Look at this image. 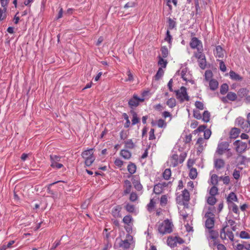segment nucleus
<instances>
[{"label": "nucleus", "instance_id": "33", "mask_svg": "<svg viewBox=\"0 0 250 250\" xmlns=\"http://www.w3.org/2000/svg\"><path fill=\"white\" fill-rule=\"evenodd\" d=\"M189 176L191 179H195L197 176V169L196 168H189Z\"/></svg>", "mask_w": 250, "mask_h": 250}, {"label": "nucleus", "instance_id": "62", "mask_svg": "<svg viewBox=\"0 0 250 250\" xmlns=\"http://www.w3.org/2000/svg\"><path fill=\"white\" fill-rule=\"evenodd\" d=\"M205 217L206 219H215V215L213 212L210 211H207L205 215Z\"/></svg>", "mask_w": 250, "mask_h": 250}, {"label": "nucleus", "instance_id": "17", "mask_svg": "<svg viewBox=\"0 0 250 250\" xmlns=\"http://www.w3.org/2000/svg\"><path fill=\"white\" fill-rule=\"evenodd\" d=\"M237 122L238 125L245 131H247L249 128V124L248 121H245V120L241 118H237Z\"/></svg>", "mask_w": 250, "mask_h": 250}, {"label": "nucleus", "instance_id": "38", "mask_svg": "<svg viewBox=\"0 0 250 250\" xmlns=\"http://www.w3.org/2000/svg\"><path fill=\"white\" fill-rule=\"evenodd\" d=\"M228 207L231 209L233 212L237 215H239V211L238 206L235 203L228 205Z\"/></svg>", "mask_w": 250, "mask_h": 250}, {"label": "nucleus", "instance_id": "63", "mask_svg": "<svg viewBox=\"0 0 250 250\" xmlns=\"http://www.w3.org/2000/svg\"><path fill=\"white\" fill-rule=\"evenodd\" d=\"M167 125L165 121L163 119H159L157 121V125L159 127L162 128L163 127L166 126Z\"/></svg>", "mask_w": 250, "mask_h": 250}, {"label": "nucleus", "instance_id": "43", "mask_svg": "<svg viewBox=\"0 0 250 250\" xmlns=\"http://www.w3.org/2000/svg\"><path fill=\"white\" fill-rule=\"evenodd\" d=\"M125 208L126 210L129 213L134 212L135 211V206L133 205H131L129 203H127L125 206Z\"/></svg>", "mask_w": 250, "mask_h": 250}, {"label": "nucleus", "instance_id": "32", "mask_svg": "<svg viewBox=\"0 0 250 250\" xmlns=\"http://www.w3.org/2000/svg\"><path fill=\"white\" fill-rule=\"evenodd\" d=\"M131 113L132 115V125H134L139 123L140 119L138 117L137 113L135 111H131Z\"/></svg>", "mask_w": 250, "mask_h": 250}, {"label": "nucleus", "instance_id": "13", "mask_svg": "<svg viewBox=\"0 0 250 250\" xmlns=\"http://www.w3.org/2000/svg\"><path fill=\"white\" fill-rule=\"evenodd\" d=\"M229 144L227 142H223L218 145L216 153L219 155H222L224 154L227 150H229Z\"/></svg>", "mask_w": 250, "mask_h": 250}, {"label": "nucleus", "instance_id": "18", "mask_svg": "<svg viewBox=\"0 0 250 250\" xmlns=\"http://www.w3.org/2000/svg\"><path fill=\"white\" fill-rule=\"evenodd\" d=\"M214 54L216 58H223L224 56V51L220 45L216 46Z\"/></svg>", "mask_w": 250, "mask_h": 250}, {"label": "nucleus", "instance_id": "20", "mask_svg": "<svg viewBox=\"0 0 250 250\" xmlns=\"http://www.w3.org/2000/svg\"><path fill=\"white\" fill-rule=\"evenodd\" d=\"M196 145L198 146L197 149L198 151L200 152L203 150L204 146L206 145L204 139L202 137L198 139Z\"/></svg>", "mask_w": 250, "mask_h": 250}, {"label": "nucleus", "instance_id": "24", "mask_svg": "<svg viewBox=\"0 0 250 250\" xmlns=\"http://www.w3.org/2000/svg\"><path fill=\"white\" fill-rule=\"evenodd\" d=\"M209 86L210 90L214 91L216 90L218 87V82L215 79H212L209 82Z\"/></svg>", "mask_w": 250, "mask_h": 250}, {"label": "nucleus", "instance_id": "60", "mask_svg": "<svg viewBox=\"0 0 250 250\" xmlns=\"http://www.w3.org/2000/svg\"><path fill=\"white\" fill-rule=\"evenodd\" d=\"M196 107L200 110H203L204 108V105L203 103L200 101H196L195 103Z\"/></svg>", "mask_w": 250, "mask_h": 250}, {"label": "nucleus", "instance_id": "41", "mask_svg": "<svg viewBox=\"0 0 250 250\" xmlns=\"http://www.w3.org/2000/svg\"><path fill=\"white\" fill-rule=\"evenodd\" d=\"M167 198V194L163 195L161 196L160 200V205H161V206H165L167 204L168 200Z\"/></svg>", "mask_w": 250, "mask_h": 250}, {"label": "nucleus", "instance_id": "39", "mask_svg": "<svg viewBox=\"0 0 250 250\" xmlns=\"http://www.w3.org/2000/svg\"><path fill=\"white\" fill-rule=\"evenodd\" d=\"M176 26V22L175 21L169 18L168 19V27L167 29L169 31V30H172Z\"/></svg>", "mask_w": 250, "mask_h": 250}, {"label": "nucleus", "instance_id": "35", "mask_svg": "<svg viewBox=\"0 0 250 250\" xmlns=\"http://www.w3.org/2000/svg\"><path fill=\"white\" fill-rule=\"evenodd\" d=\"M210 113L208 111L206 110L204 112L203 116H202V119L204 122L208 123L210 120Z\"/></svg>", "mask_w": 250, "mask_h": 250}, {"label": "nucleus", "instance_id": "57", "mask_svg": "<svg viewBox=\"0 0 250 250\" xmlns=\"http://www.w3.org/2000/svg\"><path fill=\"white\" fill-rule=\"evenodd\" d=\"M211 134V130L209 129H206L204 131V139H206V140L210 138Z\"/></svg>", "mask_w": 250, "mask_h": 250}, {"label": "nucleus", "instance_id": "44", "mask_svg": "<svg viewBox=\"0 0 250 250\" xmlns=\"http://www.w3.org/2000/svg\"><path fill=\"white\" fill-rule=\"evenodd\" d=\"M229 90V86L227 83H223L220 87V93L222 95L225 94Z\"/></svg>", "mask_w": 250, "mask_h": 250}, {"label": "nucleus", "instance_id": "49", "mask_svg": "<svg viewBox=\"0 0 250 250\" xmlns=\"http://www.w3.org/2000/svg\"><path fill=\"white\" fill-rule=\"evenodd\" d=\"M172 37L170 35V31L167 30L166 33V37L165 38V41L167 42L170 44H171Z\"/></svg>", "mask_w": 250, "mask_h": 250}, {"label": "nucleus", "instance_id": "9", "mask_svg": "<svg viewBox=\"0 0 250 250\" xmlns=\"http://www.w3.org/2000/svg\"><path fill=\"white\" fill-rule=\"evenodd\" d=\"M227 226H225L220 230V237L222 240L227 239V236L231 241H234V234L232 231L227 230Z\"/></svg>", "mask_w": 250, "mask_h": 250}, {"label": "nucleus", "instance_id": "23", "mask_svg": "<svg viewBox=\"0 0 250 250\" xmlns=\"http://www.w3.org/2000/svg\"><path fill=\"white\" fill-rule=\"evenodd\" d=\"M120 154L123 158L127 160L129 159L131 157V153L125 149L121 150Z\"/></svg>", "mask_w": 250, "mask_h": 250}, {"label": "nucleus", "instance_id": "29", "mask_svg": "<svg viewBox=\"0 0 250 250\" xmlns=\"http://www.w3.org/2000/svg\"><path fill=\"white\" fill-rule=\"evenodd\" d=\"M240 133V130L237 128H233L230 131V138L235 139L237 137Z\"/></svg>", "mask_w": 250, "mask_h": 250}, {"label": "nucleus", "instance_id": "4", "mask_svg": "<svg viewBox=\"0 0 250 250\" xmlns=\"http://www.w3.org/2000/svg\"><path fill=\"white\" fill-rule=\"evenodd\" d=\"M175 92L176 93V98L181 103H183L185 101H188L189 100V97L188 94L187 88L185 86L181 87L179 89L175 90Z\"/></svg>", "mask_w": 250, "mask_h": 250}, {"label": "nucleus", "instance_id": "31", "mask_svg": "<svg viewBox=\"0 0 250 250\" xmlns=\"http://www.w3.org/2000/svg\"><path fill=\"white\" fill-rule=\"evenodd\" d=\"M171 176V171L170 168H166L163 173V177L166 180L170 179Z\"/></svg>", "mask_w": 250, "mask_h": 250}, {"label": "nucleus", "instance_id": "2", "mask_svg": "<svg viewBox=\"0 0 250 250\" xmlns=\"http://www.w3.org/2000/svg\"><path fill=\"white\" fill-rule=\"evenodd\" d=\"M82 157L84 160V163L87 167L90 166L95 160L94 156V149L90 148L83 151L82 153Z\"/></svg>", "mask_w": 250, "mask_h": 250}, {"label": "nucleus", "instance_id": "59", "mask_svg": "<svg viewBox=\"0 0 250 250\" xmlns=\"http://www.w3.org/2000/svg\"><path fill=\"white\" fill-rule=\"evenodd\" d=\"M207 128V125H200L196 129H195L194 132L195 133H197L198 132H203L206 130V128Z\"/></svg>", "mask_w": 250, "mask_h": 250}, {"label": "nucleus", "instance_id": "14", "mask_svg": "<svg viewBox=\"0 0 250 250\" xmlns=\"http://www.w3.org/2000/svg\"><path fill=\"white\" fill-rule=\"evenodd\" d=\"M233 144L236 146V151L239 153L245 151L247 147V143L239 140L235 141Z\"/></svg>", "mask_w": 250, "mask_h": 250}, {"label": "nucleus", "instance_id": "15", "mask_svg": "<svg viewBox=\"0 0 250 250\" xmlns=\"http://www.w3.org/2000/svg\"><path fill=\"white\" fill-rule=\"evenodd\" d=\"M122 207L120 205H117L113 208L111 210V214L115 218H121V210Z\"/></svg>", "mask_w": 250, "mask_h": 250}, {"label": "nucleus", "instance_id": "30", "mask_svg": "<svg viewBox=\"0 0 250 250\" xmlns=\"http://www.w3.org/2000/svg\"><path fill=\"white\" fill-rule=\"evenodd\" d=\"M136 166L131 162H130L127 166V170L131 174L136 172Z\"/></svg>", "mask_w": 250, "mask_h": 250}, {"label": "nucleus", "instance_id": "28", "mask_svg": "<svg viewBox=\"0 0 250 250\" xmlns=\"http://www.w3.org/2000/svg\"><path fill=\"white\" fill-rule=\"evenodd\" d=\"M229 76L230 78L234 80L241 81L243 80V78L241 76L233 71L229 72Z\"/></svg>", "mask_w": 250, "mask_h": 250}, {"label": "nucleus", "instance_id": "25", "mask_svg": "<svg viewBox=\"0 0 250 250\" xmlns=\"http://www.w3.org/2000/svg\"><path fill=\"white\" fill-rule=\"evenodd\" d=\"M125 147L128 149H133L135 146V143L132 139H127L124 142Z\"/></svg>", "mask_w": 250, "mask_h": 250}, {"label": "nucleus", "instance_id": "55", "mask_svg": "<svg viewBox=\"0 0 250 250\" xmlns=\"http://www.w3.org/2000/svg\"><path fill=\"white\" fill-rule=\"evenodd\" d=\"M219 179L222 180L225 185H229L230 182L229 177L228 176H221L219 177Z\"/></svg>", "mask_w": 250, "mask_h": 250}, {"label": "nucleus", "instance_id": "34", "mask_svg": "<svg viewBox=\"0 0 250 250\" xmlns=\"http://www.w3.org/2000/svg\"><path fill=\"white\" fill-rule=\"evenodd\" d=\"M135 188L138 191H141L143 189V186L138 180L134 179L132 181Z\"/></svg>", "mask_w": 250, "mask_h": 250}, {"label": "nucleus", "instance_id": "26", "mask_svg": "<svg viewBox=\"0 0 250 250\" xmlns=\"http://www.w3.org/2000/svg\"><path fill=\"white\" fill-rule=\"evenodd\" d=\"M249 93V90L246 88H241L237 92L238 96L242 98L245 97Z\"/></svg>", "mask_w": 250, "mask_h": 250}, {"label": "nucleus", "instance_id": "54", "mask_svg": "<svg viewBox=\"0 0 250 250\" xmlns=\"http://www.w3.org/2000/svg\"><path fill=\"white\" fill-rule=\"evenodd\" d=\"M159 60L158 61L159 65H161L162 67L165 68L167 64V62L166 60H165L161 56L159 57Z\"/></svg>", "mask_w": 250, "mask_h": 250}, {"label": "nucleus", "instance_id": "16", "mask_svg": "<svg viewBox=\"0 0 250 250\" xmlns=\"http://www.w3.org/2000/svg\"><path fill=\"white\" fill-rule=\"evenodd\" d=\"M214 167L216 170H219L225 167V163L223 159L216 158L213 161Z\"/></svg>", "mask_w": 250, "mask_h": 250}, {"label": "nucleus", "instance_id": "50", "mask_svg": "<svg viewBox=\"0 0 250 250\" xmlns=\"http://www.w3.org/2000/svg\"><path fill=\"white\" fill-rule=\"evenodd\" d=\"M50 160L51 163H56L60 161L61 157L56 155H51Z\"/></svg>", "mask_w": 250, "mask_h": 250}, {"label": "nucleus", "instance_id": "7", "mask_svg": "<svg viewBox=\"0 0 250 250\" xmlns=\"http://www.w3.org/2000/svg\"><path fill=\"white\" fill-rule=\"evenodd\" d=\"M167 244L171 248H174L177 246V244H182L185 242V241L182 238L179 236H169L167 239Z\"/></svg>", "mask_w": 250, "mask_h": 250}, {"label": "nucleus", "instance_id": "22", "mask_svg": "<svg viewBox=\"0 0 250 250\" xmlns=\"http://www.w3.org/2000/svg\"><path fill=\"white\" fill-rule=\"evenodd\" d=\"M237 97V94L234 92H229L226 98H223L222 101L224 102L226 101V99L227 98L229 100L231 101H234L236 100Z\"/></svg>", "mask_w": 250, "mask_h": 250}, {"label": "nucleus", "instance_id": "53", "mask_svg": "<svg viewBox=\"0 0 250 250\" xmlns=\"http://www.w3.org/2000/svg\"><path fill=\"white\" fill-rule=\"evenodd\" d=\"M138 199V196L137 195V193L134 192H132L129 196V200L131 202H135Z\"/></svg>", "mask_w": 250, "mask_h": 250}, {"label": "nucleus", "instance_id": "64", "mask_svg": "<svg viewBox=\"0 0 250 250\" xmlns=\"http://www.w3.org/2000/svg\"><path fill=\"white\" fill-rule=\"evenodd\" d=\"M193 117L198 120L202 119V115L198 110L193 111Z\"/></svg>", "mask_w": 250, "mask_h": 250}, {"label": "nucleus", "instance_id": "40", "mask_svg": "<svg viewBox=\"0 0 250 250\" xmlns=\"http://www.w3.org/2000/svg\"><path fill=\"white\" fill-rule=\"evenodd\" d=\"M239 236L240 238L243 239H250V234H249L248 232L244 230L241 231L240 232Z\"/></svg>", "mask_w": 250, "mask_h": 250}, {"label": "nucleus", "instance_id": "58", "mask_svg": "<svg viewBox=\"0 0 250 250\" xmlns=\"http://www.w3.org/2000/svg\"><path fill=\"white\" fill-rule=\"evenodd\" d=\"M219 62V67L220 69L223 72H226L227 68L226 65L224 62L221 60H218Z\"/></svg>", "mask_w": 250, "mask_h": 250}, {"label": "nucleus", "instance_id": "10", "mask_svg": "<svg viewBox=\"0 0 250 250\" xmlns=\"http://www.w3.org/2000/svg\"><path fill=\"white\" fill-rule=\"evenodd\" d=\"M168 184L169 183L164 182L155 185L153 190V192L157 195L163 193L165 188H167Z\"/></svg>", "mask_w": 250, "mask_h": 250}, {"label": "nucleus", "instance_id": "48", "mask_svg": "<svg viewBox=\"0 0 250 250\" xmlns=\"http://www.w3.org/2000/svg\"><path fill=\"white\" fill-rule=\"evenodd\" d=\"M164 73V70H163V69L162 68H159L157 73L156 74V75L155 76V80H159L162 77V76L163 75Z\"/></svg>", "mask_w": 250, "mask_h": 250}, {"label": "nucleus", "instance_id": "3", "mask_svg": "<svg viewBox=\"0 0 250 250\" xmlns=\"http://www.w3.org/2000/svg\"><path fill=\"white\" fill-rule=\"evenodd\" d=\"M186 155L185 154H182L180 155L174 154L172 155L169 158V166L172 167H176L179 164H182L185 161Z\"/></svg>", "mask_w": 250, "mask_h": 250}, {"label": "nucleus", "instance_id": "42", "mask_svg": "<svg viewBox=\"0 0 250 250\" xmlns=\"http://www.w3.org/2000/svg\"><path fill=\"white\" fill-rule=\"evenodd\" d=\"M218 176L215 174H212L210 178V182L213 186H216L218 184Z\"/></svg>", "mask_w": 250, "mask_h": 250}, {"label": "nucleus", "instance_id": "1", "mask_svg": "<svg viewBox=\"0 0 250 250\" xmlns=\"http://www.w3.org/2000/svg\"><path fill=\"white\" fill-rule=\"evenodd\" d=\"M173 228L172 222L168 219H166L162 222L159 223L157 226V230L160 234L164 235L172 232Z\"/></svg>", "mask_w": 250, "mask_h": 250}, {"label": "nucleus", "instance_id": "12", "mask_svg": "<svg viewBox=\"0 0 250 250\" xmlns=\"http://www.w3.org/2000/svg\"><path fill=\"white\" fill-rule=\"evenodd\" d=\"M145 99L143 98H140L137 95L134 94L133 97L128 101V105L130 108L138 106L140 103L143 102Z\"/></svg>", "mask_w": 250, "mask_h": 250}, {"label": "nucleus", "instance_id": "8", "mask_svg": "<svg viewBox=\"0 0 250 250\" xmlns=\"http://www.w3.org/2000/svg\"><path fill=\"white\" fill-rule=\"evenodd\" d=\"M189 45L192 49H197V51L194 53H200L203 52L202 42L196 37H193L191 38Z\"/></svg>", "mask_w": 250, "mask_h": 250}, {"label": "nucleus", "instance_id": "46", "mask_svg": "<svg viewBox=\"0 0 250 250\" xmlns=\"http://www.w3.org/2000/svg\"><path fill=\"white\" fill-rule=\"evenodd\" d=\"M132 221V217L130 215L125 216L123 219V222L126 225H129Z\"/></svg>", "mask_w": 250, "mask_h": 250}, {"label": "nucleus", "instance_id": "5", "mask_svg": "<svg viewBox=\"0 0 250 250\" xmlns=\"http://www.w3.org/2000/svg\"><path fill=\"white\" fill-rule=\"evenodd\" d=\"M176 202L178 204L181 205L188 204L190 200V194L187 189H185L182 192V193L176 197Z\"/></svg>", "mask_w": 250, "mask_h": 250}, {"label": "nucleus", "instance_id": "11", "mask_svg": "<svg viewBox=\"0 0 250 250\" xmlns=\"http://www.w3.org/2000/svg\"><path fill=\"white\" fill-rule=\"evenodd\" d=\"M194 56L198 59L200 67L202 69H204L206 67L207 62L206 57L203 53V52L200 53H194Z\"/></svg>", "mask_w": 250, "mask_h": 250}, {"label": "nucleus", "instance_id": "56", "mask_svg": "<svg viewBox=\"0 0 250 250\" xmlns=\"http://www.w3.org/2000/svg\"><path fill=\"white\" fill-rule=\"evenodd\" d=\"M50 166L52 168L56 169H60L63 167L62 164L58 163V162L51 163Z\"/></svg>", "mask_w": 250, "mask_h": 250}, {"label": "nucleus", "instance_id": "6", "mask_svg": "<svg viewBox=\"0 0 250 250\" xmlns=\"http://www.w3.org/2000/svg\"><path fill=\"white\" fill-rule=\"evenodd\" d=\"M218 232L216 230H212L211 229L208 230V239L210 247L213 248L216 246V244L218 243Z\"/></svg>", "mask_w": 250, "mask_h": 250}, {"label": "nucleus", "instance_id": "21", "mask_svg": "<svg viewBox=\"0 0 250 250\" xmlns=\"http://www.w3.org/2000/svg\"><path fill=\"white\" fill-rule=\"evenodd\" d=\"M158 198H153L150 199V202L147 205V209L148 211L151 212L154 207H155V205L158 201Z\"/></svg>", "mask_w": 250, "mask_h": 250}, {"label": "nucleus", "instance_id": "45", "mask_svg": "<svg viewBox=\"0 0 250 250\" xmlns=\"http://www.w3.org/2000/svg\"><path fill=\"white\" fill-rule=\"evenodd\" d=\"M123 116L126 121V122L124 124V127L125 128H128L130 125V122L129 121L128 116L126 113H124L123 114Z\"/></svg>", "mask_w": 250, "mask_h": 250}, {"label": "nucleus", "instance_id": "52", "mask_svg": "<svg viewBox=\"0 0 250 250\" xmlns=\"http://www.w3.org/2000/svg\"><path fill=\"white\" fill-rule=\"evenodd\" d=\"M218 188L215 186H213L209 190V194L211 196H215L218 194Z\"/></svg>", "mask_w": 250, "mask_h": 250}, {"label": "nucleus", "instance_id": "51", "mask_svg": "<svg viewBox=\"0 0 250 250\" xmlns=\"http://www.w3.org/2000/svg\"><path fill=\"white\" fill-rule=\"evenodd\" d=\"M162 55L163 58H166L168 56V51L167 47L163 46L161 49Z\"/></svg>", "mask_w": 250, "mask_h": 250}, {"label": "nucleus", "instance_id": "37", "mask_svg": "<svg viewBox=\"0 0 250 250\" xmlns=\"http://www.w3.org/2000/svg\"><path fill=\"white\" fill-rule=\"evenodd\" d=\"M167 104L171 108L174 107L176 105V100L173 98L169 99L167 102Z\"/></svg>", "mask_w": 250, "mask_h": 250}, {"label": "nucleus", "instance_id": "19", "mask_svg": "<svg viewBox=\"0 0 250 250\" xmlns=\"http://www.w3.org/2000/svg\"><path fill=\"white\" fill-rule=\"evenodd\" d=\"M238 198L236 195L233 192H230L227 198V202L228 205L234 203V202H237Z\"/></svg>", "mask_w": 250, "mask_h": 250}, {"label": "nucleus", "instance_id": "27", "mask_svg": "<svg viewBox=\"0 0 250 250\" xmlns=\"http://www.w3.org/2000/svg\"><path fill=\"white\" fill-rule=\"evenodd\" d=\"M215 219H206L205 226L208 229H212L214 226Z\"/></svg>", "mask_w": 250, "mask_h": 250}, {"label": "nucleus", "instance_id": "61", "mask_svg": "<svg viewBox=\"0 0 250 250\" xmlns=\"http://www.w3.org/2000/svg\"><path fill=\"white\" fill-rule=\"evenodd\" d=\"M123 164V161L119 158H116L114 161V164L118 167H121Z\"/></svg>", "mask_w": 250, "mask_h": 250}, {"label": "nucleus", "instance_id": "36", "mask_svg": "<svg viewBox=\"0 0 250 250\" xmlns=\"http://www.w3.org/2000/svg\"><path fill=\"white\" fill-rule=\"evenodd\" d=\"M212 76L213 73L210 70H207L205 71V79L206 81L209 82V81L212 80Z\"/></svg>", "mask_w": 250, "mask_h": 250}, {"label": "nucleus", "instance_id": "47", "mask_svg": "<svg viewBox=\"0 0 250 250\" xmlns=\"http://www.w3.org/2000/svg\"><path fill=\"white\" fill-rule=\"evenodd\" d=\"M216 202V198L214 196H209L207 199V203L211 206L214 205Z\"/></svg>", "mask_w": 250, "mask_h": 250}]
</instances>
